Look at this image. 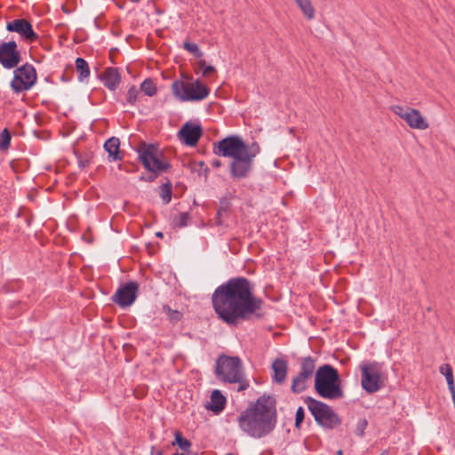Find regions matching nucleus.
I'll use <instances>...</instances> for the list:
<instances>
[{
  "instance_id": "5701e85b",
  "label": "nucleus",
  "mask_w": 455,
  "mask_h": 455,
  "mask_svg": "<svg viewBox=\"0 0 455 455\" xmlns=\"http://www.w3.org/2000/svg\"><path fill=\"white\" fill-rule=\"evenodd\" d=\"M174 435L175 438L172 444L177 445L182 451L188 452L192 445L190 441L183 437L180 431H176Z\"/></svg>"
},
{
  "instance_id": "f3484780",
  "label": "nucleus",
  "mask_w": 455,
  "mask_h": 455,
  "mask_svg": "<svg viewBox=\"0 0 455 455\" xmlns=\"http://www.w3.org/2000/svg\"><path fill=\"white\" fill-rule=\"evenodd\" d=\"M100 79L105 87L110 91H115L121 82V76L116 68H108L100 75Z\"/></svg>"
},
{
  "instance_id": "79ce46f5",
  "label": "nucleus",
  "mask_w": 455,
  "mask_h": 455,
  "mask_svg": "<svg viewBox=\"0 0 455 455\" xmlns=\"http://www.w3.org/2000/svg\"><path fill=\"white\" fill-rule=\"evenodd\" d=\"M172 455H186V453L184 451L181 453L176 452V453H173Z\"/></svg>"
},
{
  "instance_id": "c03bdc74",
  "label": "nucleus",
  "mask_w": 455,
  "mask_h": 455,
  "mask_svg": "<svg viewBox=\"0 0 455 455\" xmlns=\"http://www.w3.org/2000/svg\"><path fill=\"white\" fill-rule=\"evenodd\" d=\"M156 235H157L158 237H162V236H163V234H162L161 232H158V233H156Z\"/></svg>"
},
{
  "instance_id": "412c9836",
  "label": "nucleus",
  "mask_w": 455,
  "mask_h": 455,
  "mask_svg": "<svg viewBox=\"0 0 455 455\" xmlns=\"http://www.w3.org/2000/svg\"><path fill=\"white\" fill-rule=\"evenodd\" d=\"M76 68L78 72V79L80 82H84L90 76V68L87 61L83 58H77L76 60Z\"/></svg>"
},
{
  "instance_id": "393cba45",
  "label": "nucleus",
  "mask_w": 455,
  "mask_h": 455,
  "mask_svg": "<svg viewBox=\"0 0 455 455\" xmlns=\"http://www.w3.org/2000/svg\"><path fill=\"white\" fill-rule=\"evenodd\" d=\"M190 220L188 212H181L173 218V225L178 228H184L188 225Z\"/></svg>"
},
{
  "instance_id": "1a4fd4ad",
  "label": "nucleus",
  "mask_w": 455,
  "mask_h": 455,
  "mask_svg": "<svg viewBox=\"0 0 455 455\" xmlns=\"http://www.w3.org/2000/svg\"><path fill=\"white\" fill-rule=\"evenodd\" d=\"M362 387L369 394L379 391L384 386L383 373L379 363L373 362L360 365Z\"/></svg>"
},
{
  "instance_id": "6e6552de",
  "label": "nucleus",
  "mask_w": 455,
  "mask_h": 455,
  "mask_svg": "<svg viewBox=\"0 0 455 455\" xmlns=\"http://www.w3.org/2000/svg\"><path fill=\"white\" fill-rule=\"evenodd\" d=\"M139 157L144 167L150 172L162 173L170 168V164L153 145H143L139 148Z\"/></svg>"
},
{
  "instance_id": "c85d7f7f",
  "label": "nucleus",
  "mask_w": 455,
  "mask_h": 455,
  "mask_svg": "<svg viewBox=\"0 0 455 455\" xmlns=\"http://www.w3.org/2000/svg\"><path fill=\"white\" fill-rule=\"evenodd\" d=\"M183 47L188 52L193 53L196 58H201L203 56V52L200 51L198 45L194 43L185 42Z\"/></svg>"
},
{
  "instance_id": "f257e3e1",
  "label": "nucleus",
  "mask_w": 455,
  "mask_h": 455,
  "mask_svg": "<svg viewBox=\"0 0 455 455\" xmlns=\"http://www.w3.org/2000/svg\"><path fill=\"white\" fill-rule=\"evenodd\" d=\"M252 285L245 277H234L220 285L212 294V306L218 316L235 325L261 309L263 300L253 295Z\"/></svg>"
},
{
  "instance_id": "0eeeda50",
  "label": "nucleus",
  "mask_w": 455,
  "mask_h": 455,
  "mask_svg": "<svg viewBox=\"0 0 455 455\" xmlns=\"http://www.w3.org/2000/svg\"><path fill=\"white\" fill-rule=\"evenodd\" d=\"M173 95L181 101H199L208 97L210 90L199 80L186 83L176 80L172 84Z\"/></svg>"
},
{
  "instance_id": "a211bd4d",
  "label": "nucleus",
  "mask_w": 455,
  "mask_h": 455,
  "mask_svg": "<svg viewBox=\"0 0 455 455\" xmlns=\"http://www.w3.org/2000/svg\"><path fill=\"white\" fill-rule=\"evenodd\" d=\"M272 370L274 371L273 380L278 384L283 383L288 371L287 362L283 359L276 358L272 363Z\"/></svg>"
},
{
  "instance_id": "e433bc0d",
  "label": "nucleus",
  "mask_w": 455,
  "mask_h": 455,
  "mask_svg": "<svg viewBox=\"0 0 455 455\" xmlns=\"http://www.w3.org/2000/svg\"><path fill=\"white\" fill-rule=\"evenodd\" d=\"M367 426V421L365 419H363L362 422H361V426L360 427H358V435H363V429L365 428V427Z\"/></svg>"
},
{
  "instance_id": "49530a36",
  "label": "nucleus",
  "mask_w": 455,
  "mask_h": 455,
  "mask_svg": "<svg viewBox=\"0 0 455 455\" xmlns=\"http://www.w3.org/2000/svg\"><path fill=\"white\" fill-rule=\"evenodd\" d=\"M226 455H232L231 453H227Z\"/></svg>"
},
{
  "instance_id": "f8f14e48",
  "label": "nucleus",
  "mask_w": 455,
  "mask_h": 455,
  "mask_svg": "<svg viewBox=\"0 0 455 455\" xmlns=\"http://www.w3.org/2000/svg\"><path fill=\"white\" fill-rule=\"evenodd\" d=\"M315 368L312 357H304L300 362V371L291 381V389L293 393L299 394L306 390L307 382L312 378Z\"/></svg>"
},
{
  "instance_id": "a878e982",
  "label": "nucleus",
  "mask_w": 455,
  "mask_h": 455,
  "mask_svg": "<svg viewBox=\"0 0 455 455\" xmlns=\"http://www.w3.org/2000/svg\"><path fill=\"white\" fill-rule=\"evenodd\" d=\"M11 133L8 131V129H4L2 132L0 133V149L1 150H6L10 147L11 143Z\"/></svg>"
},
{
  "instance_id": "bb28decb",
  "label": "nucleus",
  "mask_w": 455,
  "mask_h": 455,
  "mask_svg": "<svg viewBox=\"0 0 455 455\" xmlns=\"http://www.w3.org/2000/svg\"><path fill=\"white\" fill-rule=\"evenodd\" d=\"M172 191L171 183L164 184L161 187L160 196L164 204L170 203V201L172 199Z\"/></svg>"
},
{
  "instance_id": "4c0bfd02",
  "label": "nucleus",
  "mask_w": 455,
  "mask_h": 455,
  "mask_svg": "<svg viewBox=\"0 0 455 455\" xmlns=\"http://www.w3.org/2000/svg\"><path fill=\"white\" fill-rule=\"evenodd\" d=\"M198 68L203 72L204 68L207 66L204 60H200L197 63Z\"/></svg>"
},
{
  "instance_id": "b1692460",
  "label": "nucleus",
  "mask_w": 455,
  "mask_h": 455,
  "mask_svg": "<svg viewBox=\"0 0 455 455\" xmlns=\"http://www.w3.org/2000/svg\"><path fill=\"white\" fill-rule=\"evenodd\" d=\"M140 90L148 96L152 97L156 93V86L152 79H146L140 85Z\"/></svg>"
},
{
  "instance_id": "473e14b6",
  "label": "nucleus",
  "mask_w": 455,
  "mask_h": 455,
  "mask_svg": "<svg viewBox=\"0 0 455 455\" xmlns=\"http://www.w3.org/2000/svg\"><path fill=\"white\" fill-rule=\"evenodd\" d=\"M304 419V409L302 407H299L296 411L295 416V426L299 427Z\"/></svg>"
},
{
  "instance_id": "c9c22d12",
  "label": "nucleus",
  "mask_w": 455,
  "mask_h": 455,
  "mask_svg": "<svg viewBox=\"0 0 455 455\" xmlns=\"http://www.w3.org/2000/svg\"><path fill=\"white\" fill-rule=\"evenodd\" d=\"M450 393L455 392L454 378L446 379Z\"/></svg>"
},
{
  "instance_id": "ea45409f",
  "label": "nucleus",
  "mask_w": 455,
  "mask_h": 455,
  "mask_svg": "<svg viewBox=\"0 0 455 455\" xmlns=\"http://www.w3.org/2000/svg\"><path fill=\"white\" fill-rule=\"evenodd\" d=\"M451 398H452L453 404H454V407H455V391L453 393H451Z\"/></svg>"
},
{
  "instance_id": "58836bf2",
  "label": "nucleus",
  "mask_w": 455,
  "mask_h": 455,
  "mask_svg": "<svg viewBox=\"0 0 455 455\" xmlns=\"http://www.w3.org/2000/svg\"><path fill=\"white\" fill-rule=\"evenodd\" d=\"M212 166L215 168H219L221 166V162L220 160H213L212 162Z\"/></svg>"
},
{
  "instance_id": "6ab92c4d",
  "label": "nucleus",
  "mask_w": 455,
  "mask_h": 455,
  "mask_svg": "<svg viewBox=\"0 0 455 455\" xmlns=\"http://www.w3.org/2000/svg\"><path fill=\"white\" fill-rule=\"evenodd\" d=\"M105 150L108 153L109 161H117L122 159L120 152V140L118 138L112 137L104 144Z\"/></svg>"
},
{
  "instance_id": "4be33fe9",
  "label": "nucleus",
  "mask_w": 455,
  "mask_h": 455,
  "mask_svg": "<svg viewBox=\"0 0 455 455\" xmlns=\"http://www.w3.org/2000/svg\"><path fill=\"white\" fill-rule=\"evenodd\" d=\"M299 7L303 14L308 19L312 20L315 17V9L310 0H293Z\"/></svg>"
},
{
  "instance_id": "4468645a",
  "label": "nucleus",
  "mask_w": 455,
  "mask_h": 455,
  "mask_svg": "<svg viewBox=\"0 0 455 455\" xmlns=\"http://www.w3.org/2000/svg\"><path fill=\"white\" fill-rule=\"evenodd\" d=\"M139 285L136 282H129L120 287L112 297V300L121 307L131 306L137 298Z\"/></svg>"
},
{
  "instance_id": "f704fd0d",
  "label": "nucleus",
  "mask_w": 455,
  "mask_h": 455,
  "mask_svg": "<svg viewBox=\"0 0 455 455\" xmlns=\"http://www.w3.org/2000/svg\"><path fill=\"white\" fill-rule=\"evenodd\" d=\"M159 174H160V173H154V172H151L148 176H141V177H140V180H145V181H148V182H151V181L155 180V179H156Z\"/></svg>"
},
{
  "instance_id": "c756f323",
  "label": "nucleus",
  "mask_w": 455,
  "mask_h": 455,
  "mask_svg": "<svg viewBox=\"0 0 455 455\" xmlns=\"http://www.w3.org/2000/svg\"><path fill=\"white\" fill-rule=\"evenodd\" d=\"M139 95L140 91L135 86H132L127 92V102L131 105H135Z\"/></svg>"
},
{
  "instance_id": "39448f33",
  "label": "nucleus",
  "mask_w": 455,
  "mask_h": 455,
  "mask_svg": "<svg viewBox=\"0 0 455 455\" xmlns=\"http://www.w3.org/2000/svg\"><path fill=\"white\" fill-rule=\"evenodd\" d=\"M215 375L223 382L239 384L238 391H243L249 387L239 357L220 355L216 361Z\"/></svg>"
},
{
  "instance_id": "2f4dec72",
  "label": "nucleus",
  "mask_w": 455,
  "mask_h": 455,
  "mask_svg": "<svg viewBox=\"0 0 455 455\" xmlns=\"http://www.w3.org/2000/svg\"><path fill=\"white\" fill-rule=\"evenodd\" d=\"M227 211H228V206H220L217 212V216H216V224L218 226H221L223 225V221H222V218H223V215L227 213Z\"/></svg>"
},
{
  "instance_id": "f03ea898",
  "label": "nucleus",
  "mask_w": 455,
  "mask_h": 455,
  "mask_svg": "<svg viewBox=\"0 0 455 455\" xmlns=\"http://www.w3.org/2000/svg\"><path fill=\"white\" fill-rule=\"evenodd\" d=\"M260 148L257 142L247 145L239 136L230 135L213 143V153L216 156L229 157L230 174L234 179L247 178L253 167L255 156Z\"/></svg>"
},
{
  "instance_id": "a18cd8bd",
  "label": "nucleus",
  "mask_w": 455,
  "mask_h": 455,
  "mask_svg": "<svg viewBox=\"0 0 455 455\" xmlns=\"http://www.w3.org/2000/svg\"><path fill=\"white\" fill-rule=\"evenodd\" d=\"M342 453H343V452H342V451H341V450H339V451H337V455H342Z\"/></svg>"
},
{
  "instance_id": "2eb2a0df",
  "label": "nucleus",
  "mask_w": 455,
  "mask_h": 455,
  "mask_svg": "<svg viewBox=\"0 0 455 455\" xmlns=\"http://www.w3.org/2000/svg\"><path fill=\"white\" fill-rule=\"evenodd\" d=\"M9 32L19 34L21 39L33 43L37 40L38 36L34 32L31 23L26 19H16L6 24Z\"/></svg>"
},
{
  "instance_id": "7ed1b4c3",
  "label": "nucleus",
  "mask_w": 455,
  "mask_h": 455,
  "mask_svg": "<svg viewBox=\"0 0 455 455\" xmlns=\"http://www.w3.org/2000/svg\"><path fill=\"white\" fill-rule=\"evenodd\" d=\"M239 427L252 438H262L271 433L276 424L275 400L263 395L243 411L238 419Z\"/></svg>"
},
{
  "instance_id": "ddd939ff",
  "label": "nucleus",
  "mask_w": 455,
  "mask_h": 455,
  "mask_svg": "<svg viewBox=\"0 0 455 455\" xmlns=\"http://www.w3.org/2000/svg\"><path fill=\"white\" fill-rule=\"evenodd\" d=\"M20 60L21 56L15 41L0 43V64L4 68H13Z\"/></svg>"
},
{
  "instance_id": "dca6fc26",
  "label": "nucleus",
  "mask_w": 455,
  "mask_h": 455,
  "mask_svg": "<svg viewBox=\"0 0 455 455\" xmlns=\"http://www.w3.org/2000/svg\"><path fill=\"white\" fill-rule=\"evenodd\" d=\"M203 133L202 127L197 124L186 123L178 132L180 141L188 146H195Z\"/></svg>"
},
{
  "instance_id": "20e7f679",
  "label": "nucleus",
  "mask_w": 455,
  "mask_h": 455,
  "mask_svg": "<svg viewBox=\"0 0 455 455\" xmlns=\"http://www.w3.org/2000/svg\"><path fill=\"white\" fill-rule=\"evenodd\" d=\"M315 389L325 399L336 400L344 396L338 371L330 364H323L316 370Z\"/></svg>"
},
{
  "instance_id": "7c9ffc66",
  "label": "nucleus",
  "mask_w": 455,
  "mask_h": 455,
  "mask_svg": "<svg viewBox=\"0 0 455 455\" xmlns=\"http://www.w3.org/2000/svg\"><path fill=\"white\" fill-rule=\"evenodd\" d=\"M439 371L446 379L453 378L452 368L449 363H443L439 367Z\"/></svg>"
},
{
  "instance_id": "cd10ccee",
  "label": "nucleus",
  "mask_w": 455,
  "mask_h": 455,
  "mask_svg": "<svg viewBox=\"0 0 455 455\" xmlns=\"http://www.w3.org/2000/svg\"><path fill=\"white\" fill-rule=\"evenodd\" d=\"M163 311L169 316V319L173 323H177L181 319L182 314L178 310L172 309L167 305H164L163 307Z\"/></svg>"
},
{
  "instance_id": "9d476101",
  "label": "nucleus",
  "mask_w": 455,
  "mask_h": 455,
  "mask_svg": "<svg viewBox=\"0 0 455 455\" xmlns=\"http://www.w3.org/2000/svg\"><path fill=\"white\" fill-rule=\"evenodd\" d=\"M37 79L36 71L31 64H25L14 71L11 87L15 92H22L32 88Z\"/></svg>"
},
{
  "instance_id": "9b49d317",
  "label": "nucleus",
  "mask_w": 455,
  "mask_h": 455,
  "mask_svg": "<svg viewBox=\"0 0 455 455\" xmlns=\"http://www.w3.org/2000/svg\"><path fill=\"white\" fill-rule=\"evenodd\" d=\"M391 110L412 129L426 130L429 126L427 121L418 109L395 105L391 107Z\"/></svg>"
},
{
  "instance_id": "aec40b11",
  "label": "nucleus",
  "mask_w": 455,
  "mask_h": 455,
  "mask_svg": "<svg viewBox=\"0 0 455 455\" xmlns=\"http://www.w3.org/2000/svg\"><path fill=\"white\" fill-rule=\"evenodd\" d=\"M211 403L209 409L215 413H219L225 408L226 398L220 390H214L211 395Z\"/></svg>"
},
{
  "instance_id": "37998d69",
  "label": "nucleus",
  "mask_w": 455,
  "mask_h": 455,
  "mask_svg": "<svg viewBox=\"0 0 455 455\" xmlns=\"http://www.w3.org/2000/svg\"><path fill=\"white\" fill-rule=\"evenodd\" d=\"M156 455H163V451L161 450L157 451Z\"/></svg>"
},
{
  "instance_id": "423d86ee",
  "label": "nucleus",
  "mask_w": 455,
  "mask_h": 455,
  "mask_svg": "<svg viewBox=\"0 0 455 455\" xmlns=\"http://www.w3.org/2000/svg\"><path fill=\"white\" fill-rule=\"evenodd\" d=\"M304 402L315 420L323 427L332 429L340 425L339 416L331 406L310 396H307Z\"/></svg>"
},
{
  "instance_id": "72a5a7b5",
  "label": "nucleus",
  "mask_w": 455,
  "mask_h": 455,
  "mask_svg": "<svg viewBox=\"0 0 455 455\" xmlns=\"http://www.w3.org/2000/svg\"><path fill=\"white\" fill-rule=\"evenodd\" d=\"M215 71H216V69L213 66L207 65L202 73H203V76H210L211 74L214 73Z\"/></svg>"
},
{
  "instance_id": "a19ab883",
  "label": "nucleus",
  "mask_w": 455,
  "mask_h": 455,
  "mask_svg": "<svg viewBox=\"0 0 455 455\" xmlns=\"http://www.w3.org/2000/svg\"><path fill=\"white\" fill-rule=\"evenodd\" d=\"M85 165H86V163H85V162H84V161H80V163H79V166H80V167H84Z\"/></svg>"
}]
</instances>
